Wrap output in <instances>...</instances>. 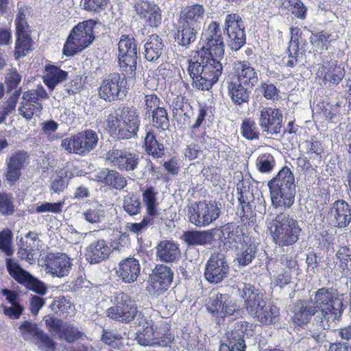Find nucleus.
<instances>
[{"label":"nucleus","mask_w":351,"mask_h":351,"mask_svg":"<svg viewBox=\"0 0 351 351\" xmlns=\"http://www.w3.org/2000/svg\"><path fill=\"white\" fill-rule=\"evenodd\" d=\"M340 261L339 267L344 270H351V252L349 247H341L336 254Z\"/></svg>","instance_id":"59"},{"label":"nucleus","mask_w":351,"mask_h":351,"mask_svg":"<svg viewBox=\"0 0 351 351\" xmlns=\"http://www.w3.org/2000/svg\"><path fill=\"white\" fill-rule=\"evenodd\" d=\"M156 256L162 262H175L180 256L179 245L172 241H161L156 247Z\"/></svg>","instance_id":"32"},{"label":"nucleus","mask_w":351,"mask_h":351,"mask_svg":"<svg viewBox=\"0 0 351 351\" xmlns=\"http://www.w3.org/2000/svg\"><path fill=\"white\" fill-rule=\"evenodd\" d=\"M162 38L156 34H152L147 39L144 45V56L147 60L156 61L162 55L164 48Z\"/></svg>","instance_id":"36"},{"label":"nucleus","mask_w":351,"mask_h":351,"mask_svg":"<svg viewBox=\"0 0 351 351\" xmlns=\"http://www.w3.org/2000/svg\"><path fill=\"white\" fill-rule=\"evenodd\" d=\"M219 213V208L215 203L206 201L192 204L188 210L189 221L199 227L208 226L215 221Z\"/></svg>","instance_id":"14"},{"label":"nucleus","mask_w":351,"mask_h":351,"mask_svg":"<svg viewBox=\"0 0 351 351\" xmlns=\"http://www.w3.org/2000/svg\"><path fill=\"white\" fill-rule=\"evenodd\" d=\"M243 136L248 140L258 139L259 132L254 121L249 119L243 121L241 126Z\"/></svg>","instance_id":"56"},{"label":"nucleus","mask_w":351,"mask_h":351,"mask_svg":"<svg viewBox=\"0 0 351 351\" xmlns=\"http://www.w3.org/2000/svg\"><path fill=\"white\" fill-rule=\"evenodd\" d=\"M233 77L232 79L239 82L244 86L253 87L258 81V73L250 62L236 61L232 64Z\"/></svg>","instance_id":"21"},{"label":"nucleus","mask_w":351,"mask_h":351,"mask_svg":"<svg viewBox=\"0 0 351 351\" xmlns=\"http://www.w3.org/2000/svg\"><path fill=\"white\" fill-rule=\"evenodd\" d=\"M335 40L334 36L326 32L313 34L310 37V42L317 52L322 53L328 49V44Z\"/></svg>","instance_id":"47"},{"label":"nucleus","mask_w":351,"mask_h":351,"mask_svg":"<svg viewBox=\"0 0 351 351\" xmlns=\"http://www.w3.org/2000/svg\"><path fill=\"white\" fill-rule=\"evenodd\" d=\"M96 23L87 20L79 23L71 30L63 48V53L71 56L86 48L94 40L93 27Z\"/></svg>","instance_id":"7"},{"label":"nucleus","mask_w":351,"mask_h":351,"mask_svg":"<svg viewBox=\"0 0 351 351\" xmlns=\"http://www.w3.org/2000/svg\"><path fill=\"white\" fill-rule=\"evenodd\" d=\"M282 5L298 18H306L307 9L300 0H284Z\"/></svg>","instance_id":"54"},{"label":"nucleus","mask_w":351,"mask_h":351,"mask_svg":"<svg viewBox=\"0 0 351 351\" xmlns=\"http://www.w3.org/2000/svg\"><path fill=\"white\" fill-rule=\"evenodd\" d=\"M16 40L15 45L14 56L16 59L24 57L32 50V40L29 36V30L16 31Z\"/></svg>","instance_id":"42"},{"label":"nucleus","mask_w":351,"mask_h":351,"mask_svg":"<svg viewBox=\"0 0 351 351\" xmlns=\"http://www.w3.org/2000/svg\"><path fill=\"white\" fill-rule=\"evenodd\" d=\"M153 125L158 129L165 130L169 128V121L166 110L163 107L156 108L152 112Z\"/></svg>","instance_id":"53"},{"label":"nucleus","mask_w":351,"mask_h":351,"mask_svg":"<svg viewBox=\"0 0 351 351\" xmlns=\"http://www.w3.org/2000/svg\"><path fill=\"white\" fill-rule=\"evenodd\" d=\"M229 266L223 255L220 254H212L205 265L204 277L213 284H218L228 277Z\"/></svg>","instance_id":"18"},{"label":"nucleus","mask_w":351,"mask_h":351,"mask_svg":"<svg viewBox=\"0 0 351 351\" xmlns=\"http://www.w3.org/2000/svg\"><path fill=\"white\" fill-rule=\"evenodd\" d=\"M98 140L95 132L87 130L63 138L61 147L70 154L84 155L95 148Z\"/></svg>","instance_id":"9"},{"label":"nucleus","mask_w":351,"mask_h":351,"mask_svg":"<svg viewBox=\"0 0 351 351\" xmlns=\"http://www.w3.org/2000/svg\"><path fill=\"white\" fill-rule=\"evenodd\" d=\"M291 280V274L283 270L274 276L273 279V284L275 287H278L280 289L284 288L287 285L289 284Z\"/></svg>","instance_id":"64"},{"label":"nucleus","mask_w":351,"mask_h":351,"mask_svg":"<svg viewBox=\"0 0 351 351\" xmlns=\"http://www.w3.org/2000/svg\"><path fill=\"white\" fill-rule=\"evenodd\" d=\"M67 75V72L60 69L58 66L47 64L45 66V69L43 82L49 89L53 90L58 84L66 80Z\"/></svg>","instance_id":"40"},{"label":"nucleus","mask_w":351,"mask_h":351,"mask_svg":"<svg viewBox=\"0 0 351 351\" xmlns=\"http://www.w3.org/2000/svg\"><path fill=\"white\" fill-rule=\"evenodd\" d=\"M123 209L130 215H136L141 210L139 198L134 194H128L123 198Z\"/></svg>","instance_id":"52"},{"label":"nucleus","mask_w":351,"mask_h":351,"mask_svg":"<svg viewBox=\"0 0 351 351\" xmlns=\"http://www.w3.org/2000/svg\"><path fill=\"white\" fill-rule=\"evenodd\" d=\"M237 287L239 294L244 299L245 310L256 319L259 311L266 303L262 294L258 293L254 287L249 284L239 282Z\"/></svg>","instance_id":"19"},{"label":"nucleus","mask_w":351,"mask_h":351,"mask_svg":"<svg viewBox=\"0 0 351 351\" xmlns=\"http://www.w3.org/2000/svg\"><path fill=\"white\" fill-rule=\"evenodd\" d=\"M71 265L70 258L65 254L50 255L46 264L48 272L60 278L69 274Z\"/></svg>","instance_id":"29"},{"label":"nucleus","mask_w":351,"mask_h":351,"mask_svg":"<svg viewBox=\"0 0 351 351\" xmlns=\"http://www.w3.org/2000/svg\"><path fill=\"white\" fill-rule=\"evenodd\" d=\"M315 309L320 312L321 324L324 329L328 328L342 315L343 302L337 297L336 291L332 289H318L313 300Z\"/></svg>","instance_id":"5"},{"label":"nucleus","mask_w":351,"mask_h":351,"mask_svg":"<svg viewBox=\"0 0 351 351\" xmlns=\"http://www.w3.org/2000/svg\"><path fill=\"white\" fill-rule=\"evenodd\" d=\"M157 194L152 187L147 188L143 193V202L145 206L147 216L152 219L160 214V203L157 199Z\"/></svg>","instance_id":"41"},{"label":"nucleus","mask_w":351,"mask_h":351,"mask_svg":"<svg viewBox=\"0 0 351 351\" xmlns=\"http://www.w3.org/2000/svg\"><path fill=\"white\" fill-rule=\"evenodd\" d=\"M279 317V308L271 304L263 306L259 311L256 319L262 324H271L276 323Z\"/></svg>","instance_id":"46"},{"label":"nucleus","mask_w":351,"mask_h":351,"mask_svg":"<svg viewBox=\"0 0 351 351\" xmlns=\"http://www.w3.org/2000/svg\"><path fill=\"white\" fill-rule=\"evenodd\" d=\"M146 151L156 158H161L165 154V147L156 139L152 132H147L145 138Z\"/></svg>","instance_id":"49"},{"label":"nucleus","mask_w":351,"mask_h":351,"mask_svg":"<svg viewBox=\"0 0 351 351\" xmlns=\"http://www.w3.org/2000/svg\"><path fill=\"white\" fill-rule=\"evenodd\" d=\"M5 263L10 275L17 282L40 295H44L46 293L45 285L23 269L16 261L7 258Z\"/></svg>","instance_id":"16"},{"label":"nucleus","mask_w":351,"mask_h":351,"mask_svg":"<svg viewBox=\"0 0 351 351\" xmlns=\"http://www.w3.org/2000/svg\"><path fill=\"white\" fill-rule=\"evenodd\" d=\"M141 272V266L138 260L127 258L122 260L117 269V276L125 282L132 283L136 281Z\"/></svg>","instance_id":"31"},{"label":"nucleus","mask_w":351,"mask_h":351,"mask_svg":"<svg viewBox=\"0 0 351 351\" xmlns=\"http://www.w3.org/2000/svg\"><path fill=\"white\" fill-rule=\"evenodd\" d=\"M140 122L139 113L136 108L123 107L107 117L106 125L112 134L128 139L136 135Z\"/></svg>","instance_id":"4"},{"label":"nucleus","mask_w":351,"mask_h":351,"mask_svg":"<svg viewBox=\"0 0 351 351\" xmlns=\"http://www.w3.org/2000/svg\"><path fill=\"white\" fill-rule=\"evenodd\" d=\"M290 33L291 40L288 47L289 56L285 64L292 68L297 64L299 54L302 55L305 52L306 42L302 36L301 30L298 27H291Z\"/></svg>","instance_id":"22"},{"label":"nucleus","mask_w":351,"mask_h":351,"mask_svg":"<svg viewBox=\"0 0 351 351\" xmlns=\"http://www.w3.org/2000/svg\"><path fill=\"white\" fill-rule=\"evenodd\" d=\"M95 180L116 189H123L127 181L124 177L114 170L103 169L97 173Z\"/></svg>","instance_id":"34"},{"label":"nucleus","mask_w":351,"mask_h":351,"mask_svg":"<svg viewBox=\"0 0 351 351\" xmlns=\"http://www.w3.org/2000/svg\"><path fill=\"white\" fill-rule=\"evenodd\" d=\"M138 321L141 328L136 333V340L141 346L167 347L173 341L169 324L162 319L141 317Z\"/></svg>","instance_id":"2"},{"label":"nucleus","mask_w":351,"mask_h":351,"mask_svg":"<svg viewBox=\"0 0 351 351\" xmlns=\"http://www.w3.org/2000/svg\"><path fill=\"white\" fill-rule=\"evenodd\" d=\"M199 30L198 28L178 21L175 39L180 45L187 47L195 40Z\"/></svg>","instance_id":"38"},{"label":"nucleus","mask_w":351,"mask_h":351,"mask_svg":"<svg viewBox=\"0 0 351 351\" xmlns=\"http://www.w3.org/2000/svg\"><path fill=\"white\" fill-rule=\"evenodd\" d=\"M23 101L19 110L20 114L27 120H30L34 115L37 116L42 110V104L34 99H31L26 93L23 95Z\"/></svg>","instance_id":"44"},{"label":"nucleus","mask_w":351,"mask_h":351,"mask_svg":"<svg viewBox=\"0 0 351 351\" xmlns=\"http://www.w3.org/2000/svg\"><path fill=\"white\" fill-rule=\"evenodd\" d=\"M152 219L150 217L145 216L139 223H128L127 228L129 231L138 234L148 228L152 223Z\"/></svg>","instance_id":"62"},{"label":"nucleus","mask_w":351,"mask_h":351,"mask_svg":"<svg viewBox=\"0 0 351 351\" xmlns=\"http://www.w3.org/2000/svg\"><path fill=\"white\" fill-rule=\"evenodd\" d=\"M134 8L136 14L145 19L150 26L157 27L160 24V10L156 4L142 0L135 3Z\"/></svg>","instance_id":"27"},{"label":"nucleus","mask_w":351,"mask_h":351,"mask_svg":"<svg viewBox=\"0 0 351 351\" xmlns=\"http://www.w3.org/2000/svg\"><path fill=\"white\" fill-rule=\"evenodd\" d=\"M243 84L233 79L228 83V93L231 101L236 105L241 106L248 103L250 92Z\"/></svg>","instance_id":"35"},{"label":"nucleus","mask_w":351,"mask_h":351,"mask_svg":"<svg viewBox=\"0 0 351 351\" xmlns=\"http://www.w3.org/2000/svg\"><path fill=\"white\" fill-rule=\"evenodd\" d=\"M108 160L121 171H133L136 169L139 158L138 154L125 149L109 151Z\"/></svg>","instance_id":"20"},{"label":"nucleus","mask_w":351,"mask_h":351,"mask_svg":"<svg viewBox=\"0 0 351 351\" xmlns=\"http://www.w3.org/2000/svg\"><path fill=\"white\" fill-rule=\"evenodd\" d=\"M256 116L258 125L263 132L271 135L280 133L283 115L278 108L263 107L260 109Z\"/></svg>","instance_id":"17"},{"label":"nucleus","mask_w":351,"mask_h":351,"mask_svg":"<svg viewBox=\"0 0 351 351\" xmlns=\"http://www.w3.org/2000/svg\"><path fill=\"white\" fill-rule=\"evenodd\" d=\"M64 206V201L58 202H42L37 203L32 206V213H51L53 214H60L62 212Z\"/></svg>","instance_id":"50"},{"label":"nucleus","mask_w":351,"mask_h":351,"mask_svg":"<svg viewBox=\"0 0 351 351\" xmlns=\"http://www.w3.org/2000/svg\"><path fill=\"white\" fill-rule=\"evenodd\" d=\"M45 324L51 331L55 332L60 338H64L67 342H73L80 337L77 328L53 317H47Z\"/></svg>","instance_id":"23"},{"label":"nucleus","mask_w":351,"mask_h":351,"mask_svg":"<svg viewBox=\"0 0 351 351\" xmlns=\"http://www.w3.org/2000/svg\"><path fill=\"white\" fill-rule=\"evenodd\" d=\"M317 310L308 301H298L293 306V321L298 326L306 324Z\"/></svg>","instance_id":"33"},{"label":"nucleus","mask_w":351,"mask_h":351,"mask_svg":"<svg viewBox=\"0 0 351 351\" xmlns=\"http://www.w3.org/2000/svg\"><path fill=\"white\" fill-rule=\"evenodd\" d=\"M245 27L241 17L237 14L226 16L223 32L227 35L228 45L232 50L240 49L245 43Z\"/></svg>","instance_id":"13"},{"label":"nucleus","mask_w":351,"mask_h":351,"mask_svg":"<svg viewBox=\"0 0 351 351\" xmlns=\"http://www.w3.org/2000/svg\"><path fill=\"white\" fill-rule=\"evenodd\" d=\"M222 238L225 241V245L229 247L239 249V245L244 241L243 233L241 228L238 226L226 224L221 229Z\"/></svg>","instance_id":"37"},{"label":"nucleus","mask_w":351,"mask_h":351,"mask_svg":"<svg viewBox=\"0 0 351 351\" xmlns=\"http://www.w3.org/2000/svg\"><path fill=\"white\" fill-rule=\"evenodd\" d=\"M11 240L12 232L10 230L6 229L0 232V250L8 256L13 254Z\"/></svg>","instance_id":"61"},{"label":"nucleus","mask_w":351,"mask_h":351,"mask_svg":"<svg viewBox=\"0 0 351 351\" xmlns=\"http://www.w3.org/2000/svg\"><path fill=\"white\" fill-rule=\"evenodd\" d=\"M112 252L111 245L104 239L93 241L86 249V259L90 264H97L107 259Z\"/></svg>","instance_id":"26"},{"label":"nucleus","mask_w":351,"mask_h":351,"mask_svg":"<svg viewBox=\"0 0 351 351\" xmlns=\"http://www.w3.org/2000/svg\"><path fill=\"white\" fill-rule=\"evenodd\" d=\"M306 154L310 160H321L324 152L322 143L319 141L306 142Z\"/></svg>","instance_id":"60"},{"label":"nucleus","mask_w":351,"mask_h":351,"mask_svg":"<svg viewBox=\"0 0 351 351\" xmlns=\"http://www.w3.org/2000/svg\"><path fill=\"white\" fill-rule=\"evenodd\" d=\"M203 45L196 60L189 61L188 71L193 84L199 90H208L221 75L219 59L224 54V43L219 24L211 22L202 35Z\"/></svg>","instance_id":"1"},{"label":"nucleus","mask_w":351,"mask_h":351,"mask_svg":"<svg viewBox=\"0 0 351 351\" xmlns=\"http://www.w3.org/2000/svg\"><path fill=\"white\" fill-rule=\"evenodd\" d=\"M256 165L261 172L269 173L275 166V160L271 154H263L257 158Z\"/></svg>","instance_id":"55"},{"label":"nucleus","mask_w":351,"mask_h":351,"mask_svg":"<svg viewBox=\"0 0 351 351\" xmlns=\"http://www.w3.org/2000/svg\"><path fill=\"white\" fill-rule=\"evenodd\" d=\"M265 223L274 241L280 246L293 245L299 239L302 230L298 222L287 213H270Z\"/></svg>","instance_id":"3"},{"label":"nucleus","mask_w":351,"mask_h":351,"mask_svg":"<svg viewBox=\"0 0 351 351\" xmlns=\"http://www.w3.org/2000/svg\"><path fill=\"white\" fill-rule=\"evenodd\" d=\"M21 337L25 341H35L41 330H39L37 325L29 321H25L19 327Z\"/></svg>","instance_id":"51"},{"label":"nucleus","mask_w":351,"mask_h":351,"mask_svg":"<svg viewBox=\"0 0 351 351\" xmlns=\"http://www.w3.org/2000/svg\"><path fill=\"white\" fill-rule=\"evenodd\" d=\"M318 73L323 76L324 81L338 84L343 79L345 72L341 66L332 62L328 66H322Z\"/></svg>","instance_id":"45"},{"label":"nucleus","mask_w":351,"mask_h":351,"mask_svg":"<svg viewBox=\"0 0 351 351\" xmlns=\"http://www.w3.org/2000/svg\"><path fill=\"white\" fill-rule=\"evenodd\" d=\"M118 48L120 67L127 73H133L136 68L137 60V46L134 39L128 36H121Z\"/></svg>","instance_id":"15"},{"label":"nucleus","mask_w":351,"mask_h":351,"mask_svg":"<svg viewBox=\"0 0 351 351\" xmlns=\"http://www.w3.org/2000/svg\"><path fill=\"white\" fill-rule=\"evenodd\" d=\"M206 308L218 324L225 322L226 318L232 320L241 315L239 306L228 295L214 294L211 295L206 304Z\"/></svg>","instance_id":"8"},{"label":"nucleus","mask_w":351,"mask_h":351,"mask_svg":"<svg viewBox=\"0 0 351 351\" xmlns=\"http://www.w3.org/2000/svg\"><path fill=\"white\" fill-rule=\"evenodd\" d=\"M205 15L206 10L203 5L193 4L182 9L178 21L200 29L204 24Z\"/></svg>","instance_id":"28"},{"label":"nucleus","mask_w":351,"mask_h":351,"mask_svg":"<svg viewBox=\"0 0 351 351\" xmlns=\"http://www.w3.org/2000/svg\"><path fill=\"white\" fill-rule=\"evenodd\" d=\"M258 89L263 96L267 100L275 101L278 99L279 90L272 83L261 82Z\"/></svg>","instance_id":"58"},{"label":"nucleus","mask_w":351,"mask_h":351,"mask_svg":"<svg viewBox=\"0 0 351 351\" xmlns=\"http://www.w3.org/2000/svg\"><path fill=\"white\" fill-rule=\"evenodd\" d=\"M21 243H24L25 247L33 250L34 252L38 251L40 247V240L38 239L37 234L32 232H29L24 239H21Z\"/></svg>","instance_id":"63"},{"label":"nucleus","mask_w":351,"mask_h":351,"mask_svg":"<svg viewBox=\"0 0 351 351\" xmlns=\"http://www.w3.org/2000/svg\"><path fill=\"white\" fill-rule=\"evenodd\" d=\"M182 239L189 245H205L212 243L213 237L209 231H187Z\"/></svg>","instance_id":"43"},{"label":"nucleus","mask_w":351,"mask_h":351,"mask_svg":"<svg viewBox=\"0 0 351 351\" xmlns=\"http://www.w3.org/2000/svg\"><path fill=\"white\" fill-rule=\"evenodd\" d=\"M272 205L290 207L294 202L295 185L294 176L287 167L282 168L278 175L268 182Z\"/></svg>","instance_id":"6"},{"label":"nucleus","mask_w":351,"mask_h":351,"mask_svg":"<svg viewBox=\"0 0 351 351\" xmlns=\"http://www.w3.org/2000/svg\"><path fill=\"white\" fill-rule=\"evenodd\" d=\"M329 217L332 224L340 228H345L351 222V210L344 200L336 201L331 206Z\"/></svg>","instance_id":"25"},{"label":"nucleus","mask_w":351,"mask_h":351,"mask_svg":"<svg viewBox=\"0 0 351 351\" xmlns=\"http://www.w3.org/2000/svg\"><path fill=\"white\" fill-rule=\"evenodd\" d=\"M256 326L246 322L239 321L234 325V329L226 333L219 351H245V337L254 335Z\"/></svg>","instance_id":"10"},{"label":"nucleus","mask_w":351,"mask_h":351,"mask_svg":"<svg viewBox=\"0 0 351 351\" xmlns=\"http://www.w3.org/2000/svg\"><path fill=\"white\" fill-rule=\"evenodd\" d=\"M27 159V154L24 152H16L7 158L5 173L6 181L14 184L19 179L21 169L25 167Z\"/></svg>","instance_id":"24"},{"label":"nucleus","mask_w":351,"mask_h":351,"mask_svg":"<svg viewBox=\"0 0 351 351\" xmlns=\"http://www.w3.org/2000/svg\"><path fill=\"white\" fill-rule=\"evenodd\" d=\"M81 217L82 219L88 223L93 225L99 224L106 217V210L102 204L95 202L82 211Z\"/></svg>","instance_id":"39"},{"label":"nucleus","mask_w":351,"mask_h":351,"mask_svg":"<svg viewBox=\"0 0 351 351\" xmlns=\"http://www.w3.org/2000/svg\"><path fill=\"white\" fill-rule=\"evenodd\" d=\"M36 346L43 351H55L56 343L49 336L42 331L34 341Z\"/></svg>","instance_id":"57"},{"label":"nucleus","mask_w":351,"mask_h":351,"mask_svg":"<svg viewBox=\"0 0 351 351\" xmlns=\"http://www.w3.org/2000/svg\"><path fill=\"white\" fill-rule=\"evenodd\" d=\"M173 273L165 265H156L150 276V282L154 290L161 292L167 289L172 282Z\"/></svg>","instance_id":"30"},{"label":"nucleus","mask_w":351,"mask_h":351,"mask_svg":"<svg viewBox=\"0 0 351 351\" xmlns=\"http://www.w3.org/2000/svg\"><path fill=\"white\" fill-rule=\"evenodd\" d=\"M127 93V80L124 75L113 73L107 75L98 88L99 97L106 101L123 98Z\"/></svg>","instance_id":"12"},{"label":"nucleus","mask_w":351,"mask_h":351,"mask_svg":"<svg viewBox=\"0 0 351 351\" xmlns=\"http://www.w3.org/2000/svg\"><path fill=\"white\" fill-rule=\"evenodd\" d=\"M240 245L241 247L236 254V258L240 265L245 266L250 264L255 257L256 247L254 245L243 243Z\"/></svg>","instance_id":"48"},{"label":"nucleus","mask_w":351,"mask_h":351,"mask_svg":"<svg viewBox=\"0 0 351 351\" xmlns=\"http://www.w3.org/2000/svg\"><path fill=\"white\" fill-rule=\"evenodd\" d=\"M115 305L107 310V315L112 319L129 323L135 318L141 319V313L131 298L126 293H119L114 298Z\"/></svg>","instance_id":"11"}]
</instances>
